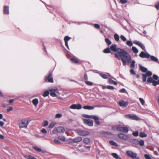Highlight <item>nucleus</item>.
<instances>
[{"label": "nucleus", "mask_w": 159, "mask_h": 159, "mask_svg": "<svg viewBox=\"0 0 159 159\" xmlns=\"http://www.w3.org/2000/svg\"><path fill=\"white\" fill-rule=\"evenodd\" d=\"M118 56L119 57L117 58L119 60L121 59L124 66H126L127 63H129L131 61V58L130 55L124 49H122L119 52Z\"/></svg>", "instance_id": "f257e3e1"}, {"label": "nucleus", "mask_w": 159, "mask_h": 159, "mask_svg": "<svg viewBox=\"0 0 159 159\" xmlns=\"http://www.w3.org/2000/svg\"><path fill=\"white\" fill-rule=\"evenodd\" d=\"M110 49L113 52H116L114 54V56L116 58H118L119 56L118 54L119 52L121 51L122 49L117 47V45L116 44H113L110 47Z\"/></svg>", "instance_id": "f03ea898"}, {"label": "nucleus", "mask_w": 159, "mask_h": 159, "mask_svg": "<svg viewBox=\"0 0 159 159\" xmlns=\"http://www.w3.org/2000/svg\"><path fill=\"white\" fill-rule=\"evenodd\" d=\"M48 75H46L44 77V81L45 82L53 83L54 82L52 77V72L49 71Z\"/></svg>", "instance_id": "7ed1b4c3"}, {"label": "nucleus", "mask_w": 159, "mask_h": 159, "mask_svg": "<svg viewBox=\"0 0 159 159\" xmlns=\"http://www.w3.org/2000/svg\"><path fill=\"white\" fill-rule=\"evenodd\" d=\"M127 155L129 157L133 159H140V158L137 157V154L136 153H134L131 151L127 150L126 152Z\"/></svg>", "instance_id": "20e7f679"}, {"label": "nucleus", "mask_w": 159, "mask_h": 159, "mask_svg": "<svg viewBox=\"0 0 159 159\" xmlns=\"http://www.w3.org/2000/svg\"><path fill=\"white\" fill-rule=\"evenodd\" d=\"M29 123L28 120L26 119L22 120L21 121L19 124V127L20 129L24 128H26Z\"/></svg>", "instance_id": "39448f33"}, {"label": "nucleus", "mask_w": 159, "mask_h": 159, "mask_svg": "<svg viewBox=\"0 0 159 159\" xmlns=\"http://www.w3.org/2000/svg\"><path fill=\"white\" fill-rule=\"evenodd\" d=\"M76 132L79 135L82 136H85L87 135L90 133V132L85 130H83L80 129H77Z\"/></svg>", "instance_id": "423d86ee"}, {"label": "nucleus", "mask_w": 159, "mask_h": 159, "mask_svg": "<svg viewBox=\"0 0 159 159\" xmlns=\"http://www.w3.org/2000/svg\"><path fill=\"white\" fill-rule=\"evenodd\" d=\"M147 81L149 83H152V85L155 86L159 84V79L157 81H156L153 80L152 77H148Z\"/></svg>", "instance_id": "0eeeda50"}, {"label": "nucleus", "mask_w": 159, "mask_h": 159, "mask_svg": "<svg viewBox=\"0 0 159 159\" xmlns=\"http://www.w3.org/2000/svg\"><path fill=\"white\" fill-rule=\"evenodd\" d=\"M83 121L85 124L89 126H93V121L91 120L84 119L83 120Z\"/></svg>", "instance_id": "6e6552de"}, {"label": "nucleus", "mask_w": 159, "mask_h": 159, "mask_svg": "<svg viewBox=\"0 0 159 159\" xmlns=\"http://www.w3.org/2000/svg\"><path fill=\"white\" fill-rule=\"evenodd\" d=\"M139 57L142 58H149L150 57V55L147 52H144L143 51H142L139 54Z\"/></svg>", "instance_id": "1a4fd4ad"}, {"label": "nucleus", "mask_w": 159, "mask_h": 159, "mask_svg": "<svg viewBox=\"0 0 159 159\" xmlns=\"http://www.w3.org/2000/svg\"><path fill=\"white\" fill-rule=\"evenodd\" d=\"M118 136L120 139L125 140H127L129 138L128 135L121 133H119Z\"/></svg>", "instance_id": "9d476101"}, {"label": "nucleus", "mask_w": 159, "mask_h": 159, "mask_svg": "<svg viewBox=\"0 0 159 159\" xmlns=\"http://www.w3.org/2000/svg\"><path fill=\"white\" fill-rule=\"evenodd\" d=\"M82 108V106L80 104H73L70 107V108L73 109L80 110Z\"/></svg>", "instance_id": "9b49d317"}, {"label": "nucleus", "mask_w": 159, "mask_h": 159, "mask_svg": "<svg viewBox=\"0 0 159 159\" xmlns=\"http://www.w3.org/2000/svg\"><path fill=\"white\" fill-rule=\"evenodd\" d=\"M118 104L120 107H125L128 105L129 102H125L122 100L119 101L118 102Z\"/></svg>", "instance_id": "f8f14e48"}, {"label": "nucleus", "mask_w": 159, "mask_h": 159, "mask_svg": "<svg viewBox=\"0 0 159 159\" xmlns=\"http://www.w3.org/2000/svg\"><path fill=\"white\" fill-rule=\"evenodd\" d=\"M134 43L140 47L141 48L144 50H145V47L143 45V44L141 43L140 42L137 41H135L134 42Z\"/></svg>", "instance_id": "ddd939ff"}, {"label": "nucleus", "mask_w": 159, "mask_h": 159, "mask_svg": "<svg viewBox=\"0 0 159 159\" xmlns=\"http://www.w3.org/2000/svg\"><path fill=\"white\" fill-rule=\"evenodd\" d=\"M3 13L6 15L9 14V7L8 6H4L3 7Z\"/></svg>", "instance_id": "4468645a"}, {"label": "nucleus", "mask_w": 159, "mask_h": 159, "mask_svg": "<svg viewBox=\"0 0 159 159\" xmlns=\"http://www.w3.org/2000/svg\"><path fill=\"white\" fill-rule=\"evenodd\" d=\"M95 121V123L98 125H99L100 124V122L99 120V118L98 116L95 115H93L92 118Z\"/></svg>", "instance_id": "2eb2a0df"}, {"label": "nucleus", "mask_w": 159, "mask_h": 159, "mask_svg": "<svg viewBox=\"0 0 159 159\" xmlns=\"http://www.w3.org/2000/svg\"><path fill=\"white\" fill-rule=\"evenodd\" d=\"M100 75L102 78L104 79H107L108 76H111L110 74L108 73H106V74L101 73H100Z\"/></svg>", "instance_id": "dca6fc26"}, {"label": "nucleus", "mask_w": 159, "mask_h": 159, "mask_svg": "<svg viewBox=\"0 0 159 159\" xmlns=\"http://www.w3.org/2000/svg\"><path fill=\"white\" fill-rule=\"evenodd\" d=\"M57 130L58 133H62L65 131L64 128L62 126H60L57 128Z\"/></svg>", "instance_id": "f3484780"}, {"label": "nucleus", "mask_w": 159, "mask_h": 159, "mask_svg": "<svg viewBox=\"0 0 159 159\" xmlns=\"http://www.w3.org/2000/svg\"><path fill=\"white\" fill-rule=\"evenodd\" d=\"M57 89H51L50 90V94L51 96H52L53 97H56L57 96V95L55 93L56 92V91H57Z\"/></svg>", "instance_id": "a211bd4d"}, {"label": "nucleus", "mask_w": 159, "mask_h": 159, "mask_svg": "<svg viewBox=\"0 0 159 159\" xmlns=\"http://www.w3.org/2000/svg\"><path fill=\"white\" fill-rule=\"evenodd\" d=\"M82 140V138L81 137L78 136L77 137L73 139V142L74 143H77L81 141Z\"/></svg>", "instance_id": "6ab92c4d"}, {"label": "nucleus", "mask_w": 159, "mask_h": 159, "mask_svg": "<svg viewBox=\"0 0 159 159\" xmlns=\"http://www.w3.org/2000/svg\"><path fill=\"white\" fill-rule=\"evenodd\" d=\"M33 148L36 151L38 152H41L43 154H44L46 152V151L42 150L40 148L37 146H34Z\"/></svg>", "instance_id": "aec40b11"}, {"label": "nucleus", "mask_w": 159, "mask_h": 159, "mask_svg": "<svg viewBox=\"0 0 159 159\" xmlns=\"http://www.w3.org/2000/svg\"><path fill=\"white\" fill-rule=\"evenodd\" d=\"M126 116L131 119L137 120L139 118L136 115H131L130 114H128Z\"/></svg>", "instance_id": "412c9836"}, {"label": "nucleus", "mask_w": 159, "mask_h": 159, "mask_svg": "<svg viewBox=\"0 0 159 159\" xmlns=\"http://www.w3.org/2000/svg\"><path fill=\"white\" fill-rule=\"evenodd\" d=\"M150 57L152 61H153L156 62H157V63H159V61L158 60V59L157 57H154L153 56L150 55Z\"/></svg>", "instance_id": "4be33fe9"}, {"label": "nucleus", "mask_w": 159, "mask_h": 159, "mask_svg": "<svg viewBox=\"0 0 159 159\" xmlns=\"http://www.w3.org/2000/svg\"><path fill=\"white\" fill-rule=\"evenodd\" d=\"M114 37L115 40L116 42H118L120 41V36L118 34H114Z\"/></svg>", "instance_id": "5701e85b"}, {"label": "nucleus", "mask_w": 159, "mask_h": 159, "mask_svg": "<svg viewBox=\"0 0 159 159\" xmlns=\"http://www.w3.org/2000/svg\"><path fill=\"white\" fill-rule=\"evenodd\" d=\"M140 69L142 72L144 73H145L148 70L147 68L142 66H140Z\"/></svg>", "instance_id": "b1692460"}, {"label": "nucleus", "mask_w": 159, "mask_h": 159, "mask_svg": "<svg viewBox=\"0 0 159 159\" xmlns=\"http://www.w3.org/2000/svg\"><path fill=\"white\" fill-rule=\"evenodd\" d=\"M111 155L114 157V158L116 159H121L120 157L116 153H112Z\"/></svg>", "instance_id": "393cba45"}, {"label": "nucleus", "mask_w": 159, "mask_h": 159, "mask_svg": "<svg viewBox=\"0 0 159 159\" xmlns=\"http://www.w3.org/2000/svg\"><path fill=\"white\" fill-rule=\"evenodd\" d=\"M83 108L85 109H88V110H92L94 108V107L93 106H85L83 107Z\"/></svg>", "instance_id": "a878e982"}, {"label": "nucleus", "mask_w": 159, "mask_h": 159, "mask_svg": "<svg viewBox=\"0 0 159 159\" xmlns=\"http://www.w3.org/2000/svg\"><path fill=\"white\" fill-rule=\"evenodd\" d=\"M32 102L34 106H37L39 103L38 99L37 98H35L32 100Z\"/></svg>", "instance_id": "bb28decb"}, {"label": "nucleus", "mask_w": 159, "mask_h": 159, "mask_svg": "<svg viewBox=\"0 0 159 159\" xmlns=\"http://www.w3.org/2000/svg\"><path fill=\"white\" fill-rule=\"evenodd\" d=\"M129 131V129L127 127H123L122 130V132L124 133H127Z\"/></svg>", "instance_id": "cd10ccee"}, {"label": "nucleus", "mask_w": 159, "mask_h": 159, "mask_svg": "<svg viewBox=\"0 0 159 159\" xmlns=\"http://www.w3.org/2000/svg\"><path fill=\"white\" fill-rule=\"evenodd\" d=\"M110 144L115 147H118V144L113 140H110L109 142Z\"/></svg>", "instance_id": "c85d7f7f"}, {"label": "nucleus", "mask_w": 159, "mask_h": 159, "mask_svg": "<svg viewBox=\"0 0 159 159\" xmlns=\"http://www.w3.org/2000/svg\"><path fill=\"white\" fill-rule=\"evenodd\" d=\"M145 74H144L145 75H146L147 77H151L152 75V72L150 71H147V72H145Z\"/></svg>", "instance_id": "c756f323"}, {"label": "nucleus", "mask_w": 159, "mask_h": 159, "mask_svg": "<svg viewBox=\"0 0 159 159\" xmlns=\"http://www.w3.org/2000/svg\"><path fill=\"white\" fill-rule=\"evenodd\" d=\"M139 136L141 138H144L147 136V134L143 132H140L139 133Z\"/></svg>", "instance_id": "7c9ffc66"}, {"label": "nucleus", "mask_w": 159, "mask_h": 159, "mask_svg": "<svg viewBox=\"0 0 159 159\" xmlns=\"http://www.w3.org/2000/svg\"><path fill=\"white\" fill-rule=\"evenodd\" d=\"M105 41L106 43L108 45V46L110 45L111 43V41L108 38H105Z\"/></svg>", "instance_id": "2f4dec72"}, {"label": "nucleus", "mask_w": 159, "mask_h": 159, "mask_svg": "<svg viewBox=\"0 0 159 159\" xmlns=\"http://www.w3.org/2000/svg\"><path fill=\"white\" fill-rule=\"evenodd\" d=\"M90 140L89 138H85L83 140V142L84 143L86 144H88L90 142Z\"/></svg>", "instance_id": "473e14b6"}, {"label": "nucleus", "mask_w": 159, "mask_h": 159, "mask_svg": "<svg viewBox=\"0 0 159 159\" xmlns=\"http://www.w3.org/2000/svg\"><path fill=\"white\" fill-rule=\"evenodd\" d=\"M132 50L133 52L135 54H137V53H138L139 51L138 49L134 46H133L132 47Z\"/></svg>", "instance_id": "72a5a7b5"}, {"label": "nucleus", "mask_w": 159, "mask_h": 159, "mask_svg": "<svg viewBox=\"0 0 159 159\" xmlns=\"http://www.w3.org/2000/svg\"><path fill=\"white\" fill-rule=\"evenodd\" d=\"M103 52L105 53H110L111 52V49L110 48H107L106 49H105L103 50Z\"/></svg>", "instance_id": "f704fd0d"}, {"label": "nucleus", "mask_w": 159, "mask_h": 159, "mask_svg": "<svg viewBox=\"0 0 159 159\" xmlns=\"http://www.w3.org/2000/svg\"><path fill=\"white\" fill-rule=\"evenodd\" d=\"M56 123L54 122L51 123L48 126V128L49 129L52 128L55 125Z\"/></svg>", "instance_id": "c9c22d12"}, {"label": "nucleus", "mask_w": 159, "mask_h": 159, "mask_svg": "<svg viewBox=\"0 0 159 159\" xmlns=\"http://www.w3.org/2000/svg\"><path fill=\"white\" fill-rule=\"evenodd\" d=\"M142 76L143 82H145L146 81L147 76L144 74H142Z\"/></svg>", "instance_id": "e433bc0d"}, {"label": "nucleus", "mask_w": 159, "mask_h": 159, "mask_svg": "<svg viewBox=\"0 0 159 159\" xmlns=\"http://www.w3.org/2000/svg\"><path fill=\"white\" fill-rule=\"evenodd\" d=\"M138 144H139V145L141 146H143L144 144V140H141L139 141V140Z\"/></svg>", "instance_id": "4c0bfd02"}, {"label": "nucleus", "mask_w": 159, "mask_h": 159, "mask_svg": "<svg viewBox=\"0 0 159 159\" xmlns=\"http://www.w3.org/2000/svg\"><path fill=\"white\" fill-rule=\"evenodd\" d=\"M70 60L72 62L75 63H76L78 62V61L77 59L74 57L71 58L70 59Z\"/></svg>", "instance_id": "58836bf2"}, {"label": "nucleus", "mask_w": 159, "mask_h": 159, "mask_svg": "<svg viewBox=\"0 0 159 159\" xmlns=\"http://www.w3.org/2000/svg\"><path fill=\"white\" fill-rule=\"evenodd\" d=\"M138 141L139 140H138L136 139H134L132 140L131 141V142L133 144H138Z\"/></svg>", "instance_id": "ea45409f"}, {"label": "nucleus", "mask_w": 159, "mask_h": 159, "mask_svg": "<svg viewBox=\"0 0 159 159\" xmlns=\"http://www.w3.org/2000/svg\"><path fill=\"white\" fill-rule=\"evenodd\" d=\"M49 94V92L48 90H46L44 91L43 95L44 97H46L48 96Z\"/></svg>", "instance_id": "a19ab883"}, {"label": "nucleus", "mask_w": 159, "mask_h": 159, "mask_svg": "<svg viewBox=\"0 0 159 159\" xmlns=\"http://www.w3.org/2000/svg\"><path fill=\"white\" fill-rule=\"evenodd\" d=\"M48 121L44 120L42 123V125L43 127H45L48 125Z\"/></svg>", "instance_id": "79ce46f5"}, {"label": "nucleus", "mask_w": 159, "mask_h": 159, "mask_svg": "<svg viewBox=\"0 0 159 159\" xmlns=\"http://www.w3.org/2000/svg\"><path fill=\"white\" fill-rule=\"evenodd\" d=\"M109 82L111 84H114V85H116L117 84V82L113 80L110 79L109 80Z\"/></svg>", "instance_id": "37998d69"}, {"label": "nucleus", "mask_w": 159, "mask_h": 159, "mask_svg": "<svg viewBox=\"0 0 159 159\" xmlns=\"http://www.w3.org/2000/svg\"><path fill=\"white\" fill-rule=\"evenodd\" d=\"M123 127H121L120 125H119L117 126L116 129L119 132H121Z\"/></svg>", "instance_id": "c03bdc74"}, {"label": "nucleus", "mask_w": 159, "mask_h": 159, "mask_svg": "<svg viewBox=\"0 0 159 159\" xmlns=\"http://www.w3.org/2000/svg\"><path fill=\"white\" fill-rule=\"evenodd\" d=\"M73 140V139L70 138L67 140V142L69 144H72L73 143H74Z\"/></svg>", "instance_id": "a18cd8bd"}, {"label": "nucleus", "mask_w": 159, "mask_h": 159, "mask_svg": "<svg viewBox=\"0 0 159 159\" xmlns=\"http://www.w3.org/2000/svg\"><path fill=\"white\" fill-rule=\"evenodd\" d=\"M135 61H133L131 62V64L130 66V67L132 69L134 68L135 67Z\"/></svg>", "instance_id": "49530a36"}, {"label": "nucleus", "mask_w": 159, "mask_h": 159, "mask_svg": "<svg viewBox=\"0 0 159 159\" xmlns=\"http://www.w3.org/2000/svg\"><path fill=\"white\" fill-rule=\"evenodd\" d=\"M152 78L153 80H157L158 79L159 77L157 75L154 74L153 75Z\"/></svg>", "instance_id": "de8ad7c7"}, {"label": "nucleus", "mask_w": 159, "mask_h": 159, "mask_svg": "<svg viewBox=\"0 0 159 159\" xmlns=\"http://www.w3.org/2000/svg\"><path fill=\"white\" fill-rule=\"evenodd\" d=\"M83 116L86 118H92L93 115H87L84 114L83 115Z\"/></svg>", "instance_id": "09e8293b"}, {"label": "nucleus", "mask_w": 159, "mask_h": 159, "mask_svg": "<svg viewBox=\"0 0 159 159\" xmlns=\"http://www.w3.org/2000/svg\"><path fill=\"white\" fill-rule=\"evenodd\" d=\"M126 44L129 46L130 47L133 45L132 42L130 41H127L126 42Z\"/></svg>", "instance_id": "8fccbe9b"}, {"label": "nucleus", "mask_w": 159, "mask_h": 159, "mask_svg": "<svg viewBox=\"0 0 159 159\" xmlns=\"http://www.w3.org/2000/svg\"><path fill=\"white\" fill-rule=\"evenodd\" d=\"M85 83L88 85L92 86L93 85V83L90 81H86L85 82Z\"/></svg>", "instance_id": "3c124183"}, {"label": "nucleus", "mask_w": 159, "mask_h": 159, "mask_svg": "<svg viewBox=\"0 0 159 159\" xmlns=\"http://www.w3.org/2000/svg\"><path fill=\"white\" fill-rule=\"evenodd\" d=\"M71 38L69 37L68 36H66L64 37V40L65 42H68V41H69L70 39Z\"/></svg>", "instance_id": "603ef678"}, {"label": "nucleus", "mask_w": 159, "mask_h": 159, "mask_svg": "<svg viewBox=\"0 0 159 159\" xmlns=\"http://www.w3.org/2000/svg\"><path fill=\"white\" fill-rule=\"evenodd\" d=\"M139 132L138 131L133 132L132 133V134L135 137L138 136L139 135Z\"/></svg>", "instance_id": "864d4df0"}, {"label": "nucleus", "mask_w": 159, "mask_h": 159, "mask_svg": "<svg viewBox=\"0 0 159 159\" xmlns=\"http://www.w3.org/2000/svg\"><path fill=\"white\" fill-rule=\"evenodd\" d=\"M120 38L123 41H125L126 40V38L123 35H121Z\"/></svg>", "instance_id": "5fc2aeb1"}, {"label": "nucleus", "mask_w": 159, "mask_h": 159, "mask_svg": "<svg viewBox=\"0 0 159 159\" xmlns=\"http://www.w3.org/2000/svg\"><path fill=\"white\" fill-rule=\"evenodd\" d=\"M139 100L141 102L142 105H143L144 104L145 101L142 98H139Z\"/></svg>", "instance_id": "6e6d98bb"}, {"label": "nucleus", "mask_w": 159, "mask_h": 159, "mask_svg": "<svg viewBox=\"0 0 159 159\" xmlns=\"http://www.w3.org/2000/svg\"><path fill=\"white\" fill-rule=\"evenodd\" d=\"M62 115V114H57L55 116V118H60L61 117Z\"/></svg>", "instance_id": "4d7b16f0"}, {"label": "nucleus", "mask_w": 159, "mask_h": 159, "mask_svg": "<svg viewBox=\"0 0 159 159\" xmlns=\"http://www.w3.org/2000/svg\"><path fill=\"white\" fill-rule=\"evenodd\" d=\"M107 88L110 90H113L115 89V88L114 87L111 85L107 86Z\"/></svg>", "instance_id": "13d9d810"}, {"label": "nucleus", "mask_w": 159, "mask_h": 159, "mask_svg": "<svg viewBox=\"0 0 159 159\" xmlns=\"http://www.w3.org/2000/svg\"><path fill=\"white\" fill-rule=\"evenodd\" d=\"M58 139L63 141H64L65 140V138L63 136L59 137Z\"/></svg>", "instance_id": "bf43d9fd"}, {"label": "nucleus", "mask_w": 159, "mask_h": 159, "mask_svg": "<svg viewBox=\"0 0 159 159\" xmlns=\"http://www.w3.org/2000/svg\"><path fill=\"white\" fill-rule=\"evenodd\" d=\"M119 92H120L122 93H127V92H126V90L124 88H122V89H120L119 90Z\"/></svg>", "instance_id": "052dcab7"}, {"label": "nucleus", "mask_w": 159, "mask_h": 159, "mask_svg": "<svg viewBox=\"0 0 159 159\" xmlns=\"http://www.w3.org/2000/svg\"><path fill=\"white\" fill-rule=\"evenodd\" d=\"M130 72L132 75H135L136 73L133 69H131L130 70Z\"/></svg>", "instance_id": "680f3d73"}, {"label": "nucleus", "mask_w": 159, "mask_h": 159, "mask_svg": "<svg viewBox=\"0 0 159 159\" xmlns=\"http://www.w3.org/2000/svg\"><path fill=\"white\" fill-rule=\"evenodd\" d=\"M84 80L87 81V80L88 79V77L87 76V74L86 73H85L84 75Z\"/></svg>", "instance_id": "e2e57ef3"}, {"label": "nucleus", "mask_w": 159, "mask_h": 159, "mask_svg": "<svg viewBox=\"0 0 159 159\" xmlns=\"http://www.w3.org/2000/svg\"><path fill=\"white\" fill-rule=\"evenodd\" d=\"M144 157L146 159H151V158L147 154H146L144 155Z\"/></svg>", "instance_id": "0e129e2a"}, {"label": "nucleus", "mask_w": 159, "mask_h": 159, "mask_svg": "<svg viewBox=\"0 0 159 159\" xmlns=\"http://www.w3.org/2000/svg\"><path fill=\"white\" fill-rule=\"evenodd\" d=\"M94 27L98 29H99L100 28V26L99 25L95 24L94 25Z\"/></svg>", "instance_id": "69168bd1"}, {"label": "nucleus", "mask_w": 159, "mask_h": 159, "mask_svg": "<svg viewBox=\"0 0 159 159\" xmlns=\"http://www.w3.org/2000/svg\"><path fill=\"white\" fill-rule=\"evenodd\" d=\"M54 142L57 144H59L61 143V142L59 141L58 139H55L54 140Z\"/></svg>", "instance_id": "338daca9"}, {"label": "nucleus", "mask_w": 159, "mask_h": 159, "mask_svg": "<svg viewBox=\"0 0 159 159\" xmlns=\"http://www.w3.org/2000/svg\"><path fill=\"white\" fill-rule=\"evenodd\" d=\"M27 158L28 159H37L34 157L30 155L28 156L27 157Z\"/></svg>", "instance_id": "774afa93"}]
</instances>
